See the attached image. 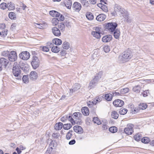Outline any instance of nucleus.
I'll use <instances>...</instances> for the list:
<instances>
[{
  "mask_svg": "<svg viewBox=\"0 0 154 154\" xmlns=\"http://www.w3.org/2000/svg\"><path fill=\"white\" fill-rule=\"evenodd\" d=\"M59 19L58 18H53L52 20V23L54 26L57 25L58 23Z\"/></svg>",
  "mask_w": 154,
  "mask_h": 154,
  "instance_id": "nucleus-36",
  "label": "nucleus"
},
{
  "mask_svg": "<svg viewBox=\"0 0 154 154\" xmlns=\"http://www.w3.org/2000/svg\"><path fill=\"white\" fill-rule=\"evenodd\" d=\"M67 120V117H66V115H65L61 118V120L62 122H64L66 120Z\"/></svg>",
  "mask_w": 154,
  "mask_h": 154,
  "instance_id": "nucleus-64",
  "label": "nucleus"
},
{
  "mask_svg": "<svg viewBox=\"0 0 154 154\" xmlns=\"http://www.w3.org/2000/svg\"><path fill=\"white\" fill-rule=\"evenodd\" d=\"M140 89L141 87L139 85L134 86L133 88V91L136 93H139L140 92Z\"/></svg>",
  "mask_w": 154,
  "mask_h": 154,
  "instance_id": "nucleus-26",
  "label": "nucleus"
},
{
  "mask_svg": "<svg viewBox=\"0 0 154 154\" xmlns=\"http://www.w3.org/2000/svg\"><path fill=\"white\" fill-rule=\"evenodd\" d=\"M120 32L119 30L116 29L114 31V36L116 39H118L120 35Z\"/></svg>",
  "mask_w": 154,
  "mask_h": 154,
  "instance_id": "nucleus-24",
  "label": "nucleus"
},
{
  "mask_svg": "<svg viewBox=\"0 0 154 154\" xmlns=\"http://www.w3.org/2000/svg\"><path fill=\"white\" fill-rule=\"evenodd\" d=\"M9 53V51H5L2 52V54L3 56L5 57L8 56V57Z\"/></svg>",
  "mask_w": 154,
  "mask_h": 154,
  "instance_id": "nucleus-54",
  "label": "nucleus"
},
{
  "mask_svg": "<svg viewBox=\"0 0 154 154\" xmlns=\"http://www.w3.org/2000/svg\"><path fill=\"white\" fill-rule=\"evenodd\" d=\"M96 103L95 100H93L92 101H89L87 103V104L89 107H91L93 105L96 104Z\"/></svg>",
  "mask_w": 154,
  "mask_h": 154,
  "instance_id": "nucleus-48",
  "label": "nucleus"
},
{
  "mask_svg": "<svg viewBox=\"0 0 154 154\" xmlns=\"http://www.w3.org/2000/svg\"><path fill=\"white\" fill-rule=\"evenodd\" d=\"M142 137L141 134L138 133L134 136V139L137 141H139L140 140Z\"/></svg>",
  "mask_w": 154,
  "mask_h": 154,
  "instance_id": "nucleus-30",
  "label": "nucleus"
},
{
  "mask_svg": "<svg viewBox=\"0 0 154 154\" xmlns=\"http://www.w3.org/2000/svg\"><path fill=\"white\" fill-rule=\"evenodd\" d=\"M129 91V88H125L121 90L120 93L122 94H124L128 93Z\"/></svg>",
  "mask_w": 154,
  "mask_h": 154,
  "instance_id": "nucleus-39",
  "label": "nucleus"
},
{
  "mask_svg": "<svg viewBox=\"0 0 154 154\" xmlns=\"http://www.w3.org/2000/svg\"><path fill=\"white\" fill-rule=\"evenodd\" d=\"M103 50L106 53L109 52L110 50L109 46L107 45H105L103 48Z\"/></svg>",
  "mask_w": 154,
  "mask_h": 154,
  "instance_id": "nucleus-50",
  "label": "nucleus"
},
{
  "mask_svg": "<svg viewBox=\"0 0 154 154\" xmlns=\"http://www.w3.org/2000/svg\"><path fill=\"white\" fill-rule=\"evenodd\" d=\"M73 89H70L69 90L70 91V93H72L73 92H75V91L79 89L81 87L80 85V84L77 83L75 84L73 86Z\"/></svg>",
  "mask_w": 154,
  "mask_h": 154,
  "instance_id": "nucleus-17",
  "label": "nucleus"
},
{
  "mask_svg": "<svg viewBox=\"0 0 154 154\" xmlns=\"http://www.w3.org/2000/svg\"><path fill=\"white\" fill-rule=\"evenodd\" d=\"M102 10L105 12H107L108 11V9L105 5H102V8H101Z\"/></svg>",
  "mask_w": 154,
  "mask_h": 154,
  "instance_id": "nucleus-57",
  "label": "nucleus"
},
{
  "mask_svg": "<svg viewBox=\"0 0 154 154\" xmlns=\"http://www.w3.org/2000/svg\"><path fill=\"white\" fill-rule=\"evenodd\" d=\"M60 51V48L57 46H54L52 47L51 51L55 53H57Z\"/></svg>",
  "mask_w": 154,
  "mask_h": 154,
  "instance_id": "nucleus-29",
  "label": "nucleus"
},
{
  "mask_svg": "<svg viewBox=\"0 0 154 154\" xmlns=\"http://www.w3.org/2000/svg\"><path fill=\"white\" fill-rule=\"evenodd\" d=\"M63 124L61 122H59L56 123L54 126V129L56 130H60L63 127Z\"/></svg>",
  "mask_w": 154,
  "mask_h": 154,
  "instance_id": "nucleus-23",
  "label": "nucleus"
},
{
  "mask_svg": "<svg viewBox=\"0 0 154 154\" xmlns=\"http://www.w3.org/2000/svg\"><path fill=\"white\" fill-rule=\"evenodd\" d=\"M53 43L56 45H60L62 43V41L60 39L56 38L53 39Z\"/></svg>",
  "mask_w": 154,
  "mask_h": 154,
  "instance_id": "nucleus-27",
  "label": "nucleus"
},
{
  "mask_svg": "<svg viewBox=\"0 0 154 154\" xmlns=\"http://www.w3.org/2000/svg\"><path fill=\"white\" fill-rule=\"evenodd\" d=\"M93 121L94 123H96L98 125H100L101 124V121L98 117H94Z\"/></svg>",
  "mask_w": 154,
  "mask_h": 154,
  "instance_id": "nucleus-37",
  "label": "nucleus"
},
{
  "mask_svg": "<svg viewBox=\"0 0 154 154\" xmlns=\"http://www.w3.org/2000/svg\"><path fill=\"white\" fill-rule=\"evenodd\" d=\"M102 127L104 129H106L108 128L107 125V122L106 120H103V121Z\"/></svg>",
  "mask_w": 154,
  "mask_h": 154,
  "instance_id": "nucleus-40",
  "label": "nucleus"
},
{
  "mask_svg": "<svg viewBox=\"0 0 154 154\" xmlns=\"http://www.w3.org/2000/svg\"><path fill=\"white\" fill-rule=\"evenodd\" d=\"M0 8L3 10L7 8V4L5 3H2L0 5Z\"/></svg>",
  "mask_w": 154,
  "mask_h": 154,
  "instance_id": "nucleus-46",
  "label": "nucleus"
},
{
  "mask_svg": "<svg viewBox=\"0 0 154 154\" xmlns=\"http://www.w3.org/2000/svg\"><path fill=\"white\" fill-rule=\"evenodd\" d=\"M23 81L25 83H27L29 82V76L27 75H24L22 78Z\"/></svg>",
  "mask_w": 154,
  "mask_h": 154,
  "instance_id": "nucleus-38",
  "label": "nucleus"
},
{
  "mask_svg": "<svg viewBox=\"0 0 154 154\" xmlns=\"http://www.w3.org/2000/svg\"><path fill=\"white\" fill-rule=\"evenodd\" d=\"M149 141V138L147 137H144L141 139L142 142L145 143H148Z\"/></svg>",
  "mask_w": 154,
  "mask_h": 154,
  "instance_id": "nucleus-52",
  "label": "nucleus"
},
{
  "mask_svg": "<svg viewBox=\"0 0 154 154\" xmlns=\"http://www.w3.org/2000/svg\"><path fill=\"white\" fill-rule=\"evenodd\" d=\"M58 28L60 29L62 31H63L65 30V26L64 24L62 23L59 24L58 26Z\"/></svg>",
  "mask_w": 154,
  "mask_h": 154,
  "instance_id": "nucleus-45",
  "label": "nucleus"
},
{
  "mask_svg": "<svg viewBox=\"0 0 154 154\" xmlns=\"http://www.w3.org/2000/svg\"><path fill=\"white\" fill-rule=\"evenodd\" d=\"M52 31L53 34L55 36H59L61 35L60 30L57 27H53L52 29Z\"/></svg>",
  "mask_w": 154,
  "mask_h": 154,
  "instance_id": "nucleus-11",
  "label": "nucleus"
},
{
  "mask_svg": "<svg viewBox=\"0 0 154 154\" xmlns=\"http://www.w3.org/2000/svg\"><path fill=\"white\" fill-rule=\"evenodd\" d=\"M53 145V142L52 141L50 144L48 148V149L45 152V154H53L52 152V149H53V146H54Z\"/></svg>",
  "mask_w": 154,
  "mask_h": 154,
  "instance_id": "nucleus-13",
  "label": "nucleus"
},
{
  "mask_svg": "<svg viewBox=\"0 0 154 154\" xmlns=\"http://www.w3.org/2000/svg\"><path fill=\"white\" fill-rule=\"evenodd\" d=\"M98 82L95 78H94L90 82L88 88L90 89L94 88Z\"/></svg>",
  "mask_w": 154,
  "mask_h": 154,
  "instance_id": "nucleus-16",
  "label": "nucleus"
},
{
  "mask_svg": "<svg viewBox=\"0 0 154 154\" xmlns=\"http://www.w3.org/2000/svg\"><path fill=\"white\" fill-rule=\"evenodd\" d=\"M60 136V134L57 133H54L52 134V136L54 138H58Z\"/></svg>",
  "mask_w": 154,
  "mask_h": 154,
  "instance_id": "nucleus-58",
  "label": "nucleus"
},
{
  "mask_svg": "<svg viewBox=\"0 0 154 154\" xmlns=\"http://www.w3.org/2000/svg\"><path fill=\"white\" fill-rule=\"evenodd\" d=\"M9 17L11 19H14L16 18V14L14 12H10L9 14Z\"/></svg>",
  "mask_w": 154,
  "mask_h": 154,
  "instance_id": "nucleus-49",
  "label": "nucleus"
},
{
  "mask_svg": "<svg viewBox=\"0 0 154 154\" xmlns=\"http://www.w3.org/2000/svg\"><path fill=\"white\" fill-rule=\"evenodd\" d=\"M117 26V24L116 22L109 23L106 24V28L109 32H113L116 29Z\"/></svg>",
  "mask_w": 154,
  "mask_h": 154,
  "instance_id": "nucleus-4",
  "label": "nucleus"
},
{
  "mask_svg": "<svg viewBox=\"0 0 154 154\" xmlns=\"http://www.w3.org/2000/svg\"><path fill=\"white\" fill-rule=\"evenodd\" d=\"M147 107V105L146 103H140L139 105V108L140 109H145Z\"/></svg>",
  "mask_w": 154,
  "mask_h": 154,
  "instance_id": "nucleus-35",
  "label": "nucleus"
},
{
  "mask_svg": "<svg viewBox=\"0 0 154 154\" xmlns=\"http://www.w3.org/2000/svg\"><path fill=\"white\" fill-rule=\"evenodd\" d=\"M73 129L75 132L79 134L82 133L83 130L82 127L79 126H75L73 127Z\"/></svg>",
  "mask_w": 154,
  "mask_h": 154,
  "instance_id": "nucleus-12",
  "label": "nucleus"
},
{
  "mask_svg": "<svg viewBox=\"0 0 154 154\" xmlns=\"http://www.w3.org/2000/svg\"><path fill=\"white\" fill-rule=\"evenodd\" d=\"M17 64V63H15L14 65V66L13 68V75L16 77V79L17 80L21 79L22 75L21 74V70Z\"/></svg>",
  "mask_w": 154,
  "mask_h": 154,
  "instance_id": "nucleus-3",
  "label": "nucleus"
},
{
  "mask_svg": "<svg viewBox=\"0 0 154 154\" xmlns=\"http://www.w3.org/2000/svg\"><path fill=\"white\" fill-rule=\"evenodd\" d=\"M30 57V53L27 51H23L21 52L19 55V57L21 59L25 60H28Z\"/></svg>",
  "mask_w": 154,
  "mask_h": 154,
  "instance_id": "nucleus-6",
  "label": "nucleus"
},
{
  "mask_svg": "<svg viewBox=\"0 0 154 154\" xmlns=\"http://www.w3.org/2000/svg\"><path fill=\"white\" fill-rule=\"evenodd\" d=\"M86 15L87 18L89 20H92L93 19V15L92 13H87Z\"/></svg>",
  "mask_w": 154,
  "mask_h": 154,
  "instance_id": "nucleus-33",
  "label": "nucleus"
},
{
  "mask_svg": "<svg viewBox=\"0 0 154 154\" xmlns=\"http://www.w3.org/2000/svg\"><path fill=\"white\" fill-rule=\"evenodd\" d=\"M31 63L33 69H35L39 66V62L38 58L36 56H33Z\"/></svg>",
  "mask_w": 154,
  "mask_h": 154,
  "instance_id": "nucleus-5",
  "label": "nucleus"
},
{
  "mask_svg": "<svg viewBox=\"0 0 154 154\" xmlns=\"http://www.w3.org/2000/svg\"><path fill=\"white\" fill-rule=\"evenodd\" d=\"M112 37L111 35H106L104 36L102 39L103 42L106 43L109 42L112 39Z\"/></svg>",
  "mask_w": 154,
  "mask_h": 154,
  "instance_id": "nucleus-15",
  "label": "nucleus"
},
{
  "mask_svg": "<svg viewBox=\"0 0 154 154\" xmlns=\"http://www.w3.org/2000/svg\"><path fill=\"white\" fill-rule=\"evenodd\" d=\"M113 104L116 107H121L124 104V102L120 99H117L115 100L113 102Z\"/></svg>",
  "mask_w": 154,
  "mask_h": 154,
  "instance_id": "nucleus-10",
  "label": "nucleus"
},
{
  "mask_svg": "<svg viewBox=\"0 0 154 154\" xmlns=\"http://www.w3.org/2000/svg\"><path fill=\"white\" fill-rule=\"evenodd\" d=\"M139 110L137 109H136V108H135L131 110V112L133 114L136 113L138 112Z\"/></svg>",
  "mask_w": 154,
  "mask_h": 154,
  "instance_id": "nucleus-61",
  "label": "nucleus"
},
{
  "mask_svg": "<svg viewBox=\"0 0 154 154\" xmlns=\"http://www.w3.org/2000/svg\"><path fill=\"white\" fill-rule=\"evenodd\" d=\"M73 10L76 12H79L81 9L82 6L81 4L77 2H75L73 5Z\"/></svg>",
  "mask_w": 154,
  "mask_h": 154,
  "instance_id": "nucleus-9",
  "label": "nucleus"
},
{
  "mask_svg": "<svg viewBox=\"0 0 154 154\" xmlns=\"http://www.w3.org/2000/svg\"><path fill=\"white\" fill-rule=\"evenodd\" d=\"M82 112L85 116L88 115L89 114L88 108L87 107H83L81 110Z\"/></svg>",
  "mask_w": 154,
  "mask_h": 154,
  "instance_id": "nucleus-19",
  "label": "nucleus"
},
{
  "mask_svg": "<svg viewBox=\"0 0 154 154\" xmlns=\"http://www.w3.org/2000/svg\"><path fill=\"white\" fill-rule=\"evenodd\" d=\"M91 34L94 37L97 39H99L100 37V33L92 32H91Z\"/></svg>",
  "mask_w": 154,
  "mask_h": 154,
  "instance_id": "nucleus-32",
  "label": "nucleus"
},
{
  "mask_svg": "<svg viewBox=\"0 0 154 154\" xmlns=\"http://www.w3.org/2000/svg\"><path fill=\"white\" fill-rule=\"evenodd\" d=\"M103 74V72L101 71L99 72L97 74H96V76L94 78L98 82H99L101 79Z\"/></svg>",
  "mask_w": 154,
  "mask_h": 154,
  "instance_id": "nucleus-28",
  "label": "nucleus"
},
{
  "mask_svg": "<svg viewBox=\"0 0 154 154\" xmlns=\"http://www.w3.org/2000/svg\"><path fill=\"white\" fill-rule=\"evenodd\" d=\"M64 3L68 9H70L72 5V2L71 0H65Z\"/></svg>",
  "mask_w": 154,
  "mask_h": 154,
  "instance_id": "nucleus-21",
  "label": "nucleus"
},
{
  "mask_svg": "<svg viewBox=\"0 0 154 154\" xmlns=\"http://www.w3.org/2000/svg\"><path fill=\"white\" fill-rule=\"evenodd\" d=\"M42 51H43L47 52L49 51V49L48 47L46 46H44L42 48Z\"/></svg>",
  "mask_w": 154,
  "mask_h": 154,
  "instance_id": "nucleus-60",
  "label": "nucleus"
},
{
  "mask_svg": "<svg viewBox=\"0 0 154 154\" xmlns=\"http://www.w3.org/2000/svg\"><path fill=\"white\" fill-rule=\"evenodd\" d=\"M16 53L14 51H11L8 56L9 60L11 62L15 61L17 58Z\"/></svg>",
  "mask_w": 154,
  "mask_h": 154,
  "instance_id": "nucleus-8",
  "label": "nucleus"
},
{
  "mask_svg": "<svg viewBox=\"0 0 154 154\" xmlns=\"http://www.w3.org/2000/svg\"><path fill=\"white\" fill-rule=\"evenodd\" d=\"M127 111V109L121 108L120 109L119 112L121 115H125Z\"/></svg>",
  "mask_w": 154,
  "mask_h": 154,
  "instance_id": "nucleus-43",
  "label": "nucleus"
},
{
  "mask_svg": "<svg viewBox=\"0 0 154 154\" xmlns=\"http://www.w3.org/2000/svg\"><path fill=\"white\" fill-rule=\"evenodd\" d=\"M132 55L129 52L125 51L119 57L118 60L121 63L126 62L131 58Z\"/></svg>",
  "mask_w": 154,
  "mask_h": 154,
  "instance_id": "nucleus-1",
  "label": "nucleus"
},
{
  "mask_svg": "<svg viewBox=\"0 0 154 154\" xmlns=\"http://www.w3.org/2000/svg\"><path fill=\"white\" fill-rule=\"evenodd\" d=\"M111 116L112 118L116 119L119 117V114L116 112L113 111L112 112Z\"/></svg>",
  "mask_w": 154,
  "mask_h": 154,
  "instance_id": "nucleus-34",
  "label": "nucleus"
},
{
  "mask_svg": "<svg viewBox=\"0 0 154 154\" xmlns=\"http://www.w3.org/2000/svg\"><path fill=\"white\" fill-rule=\"evenodd\" d=\"M72 131H69L66 134V139L67 140H69L72 136V134L71 133Z\"/></svg>",
  "mask_w": 154,
  "mask_h": 154,
  "instance_id": "nucleus-51",
  "label": "nucleus"
},
{
  "mask_svg": "<svg viewBox=\"0 0 154 154\" xmlns=\"http://www.w3.org/2000/svg\"><path fill=\"white\" fill-rule=\"evenodd\" d=\"M105 99L108 101L111 100L112 98V95L111 94L107 93L106 94L105 96Z\"/></svg>",
  "mask_w": 154,
  "mask_h": 154,
  "instance_id": "nucleus-25",
  "label": "nucleus"
},
{
  "mask_svg": "<svg viewBox=\"0 0 154 154\" xmlns=\"http://www.w3.org/2000/svg\"><path fill=\"white\" fill-rule=\"evenodd\" d=\"M82 116L81 113L80 112H77L74 113L73 115V117L74 118H76L77 117L79 118Z\"/></svg>",
  "mask_w": 154,
  "mask_h": 154,
  "instance_id": "nucleus-41",
  "label": "nucleus"
},
{
  "mask_svg": "<svg viewBox=\"0 0 154 154\" xmlns=\"http://www.w3.org/2000/svg\"><path fill=\"white\" fill-rule=\"evenodd\" d=\"M29 77L30 79L32 80H34L36 79L38 77L37 73L35 71H32L30 73Z\"/></svg>",
  "mask_w": 154,
  "mask_h": 154,
  "instance_id": "nucleus-18",
  "label": "nucleus"
},
{
  "mask_svg": "<svg viewBox=\"0 0 154 154\" xmlns=\"http://www.w3.org/2000/svg\"><path fill=\"white\" fill-rule=\"evenodd\" d=\"M133 125L132 124H129L127 127L124 129V131L126 134L131 135L133 132Z\"/></svg>",
  "mask_w": 154,
  "mask_h": 154,
  "instance_id": "nucleus-7",
  "label": "nucleus"
},
{
  "mask_svg": "<svg viewBox=\"0 0 154 154\" xmlns=\"http://www.w3.org/2000/svg\"><path fill=\"white\" fill-rule=\"evenodd\" d=\"M79 1L83 5L87 7L88 5V2L86 0H79Z\"/></svg>",
  "mask_w": 154,
  "mask_h": 154,
  "instance_id": "nucleus-47",
  "label": "nucleus"
},
{
  "mask_svg": "<svg viewBox=\"0 0 154 154\" xmlns=\"http://www.w3.org/2000/svg\"><path fill=\"white\" fill-rule=\"evenodd\" d=\"M9 62V60L4 58H1L0 59V64L1 66H3L6 67L8 65Z\"/></svg>",
  "mask_w": 154,
  "mask_h": 154,
  "instance_id": "nucleus-14",
  "label": "nucleus"
},
{
  "mask_svg": "<svg viewBox=\"0 0 154 154\" xmlns=\"http://www.w3.org/2000/svg\"><path fill=\"white\" fill-rule=\"evenodd\" d=\"M102 97H96V99H95L94 100H95V101L96 102V104L100 102L102 100Z\"/></svg>",
  "mask_w": 154,
  "mask_h": 154,
  "instance_id": "nucleus-55",
  "label": "nucleus"
},
{
  "mask_svg": "<svg viewBox=\"0 0 154 154\" xmlns=\"http://www.w3.org/2000/svg\"><path fill=\"white\" fill-rule=\"evenodd\" d=\"M35 26L36 27L39 29H42L43 27L42 24L35 23Z\"/></svg>",
  "mask_w": 154,
  "mask_h": 154,
  "instance_id": "nucleus-59",
  "label": "nucleus"
},
{
  "mask_svg": "<svg viewBox=\"0 0 154 154\" xmlns=\"http://www.w3.org/2000/svg\"><path fill=\"white\" fill-rule=\"evenodd\" d=\"M66 117H67V120L70 121L72 124L75 123V122L74 121V119H72L71 116L70 115H66Z\"/></svg>",
  "mask_w": 154,
  "mask_h": 154,
  "instance_id": "nucleus-53",
  "label": "nucleus"
},
{
  "mask_svg": "<svg viewBox=\"0 0 154 154\" xmlns=\"http://www.w3.org/2000/svg\"><path fill=\"white\" fill-rule=\"evenodd\" d=\"M8 30L7 29H5L3 30V31L1 32L2 35V36L3 35L4 36H5L7 35Z\"/></svg>",
  "mask_w": 154,
  "mask_h": 154,
  "instance_id": "nucleus-56",
  "label": "nucleus"
},
{
  "mask_svg": "<svg viewBox=\"0 0 154 154\" xmlns=\"http://www.w3.org/2000/svg\"><path fill=\"white\" fill-rule=\"evenodd\" d=\"M55 12H56V11H53V10L50 11L49 12V14L51 16L54 17V16L55 15Z\"/></svg>",
  "mask_w": 154,
  "mask_h": 154,
  "instance_id": "nucleus-62",
  "label": "nucleus"
},
{
  "mask_svg": "<svg viewBox=\"0 0 154 154\" xmlns=\"http://www.w3.org/2000/svg\"><path fill=\"white\" fill-rule=\"evenodd\" d=\"M109 131L112 133H114L117 132V128L115 126L111 127L109 128Z\"/></svg>",
  "mask_w": 154,
  "mask_h": 154,
  "instance_id": "nucleus-42",
  "label": "nucleus"
},
{
  "mask_svg": "<svg viewBox=\"0 0 154 154\" xmlns=\"http://www.w3.org/2000/svg\"><path fill=\"white\" fill-rule=\"evenodd\" d=\"M106 16L103 14H101L99 15L96 17V20L99 21H103L106 18Z\"/></svg>",
  "mask_w": 154,
  "mask_h": 154,
  "instance_id": "nucleus-20",
  "label": "nucleus"
},
{
  "mask_svg": "<svg viewBox=\"0 0 154 154\" xmlns=\"http://www.w3.org/2000/svg\"><path fill=\"white\" fill-rule=\"evenodd\" d=\"M62 47L63 49H68L70 48V44L68 42H64L63 43Z\"/></svg>",
  "mask_w": 154,
  "mask_h": 154,
  "instance_id": "nucleus-31",
  "label": "nucleus"
},
{
  "mask_svg": "<svg viewBox=\"0 0 154 154\" xmlns=\"http://www.w3.org/2000/svg\"><path fill=\"white\" fill-rule=\"evenodd\" d=\"M114 8V11L120 12L122 16L124 18H126L128 17V12L120 5L118 4H116Z\"/></svg>",
  "mask_w": 154,
  "mask_h": 154,
  "instance_id": "nucleus-2",
  "label": "nucleus"
},
{
  "mask_svg": "<svg viewBox=\"0 0 154 154\" xmlns=\"http://www.w3.org/2000/svg\"><path fill=\"white\" fill-rule=\"evenodd\" d=\"M7 8L9 10H12L14 9L15 5L11 2H8L7 4Z\"/></svg>",
  "mask_w": 154,
  "mask_h": 154,
  "instance_id": "nucleus-22",
  "label": "nucleus"
},
{
  "mask_svg": "<svg viewBox=\"0 0 154 154\" xmlns=\"http://www.w3.org/2000/svg\"><path fill=\"white\" fill-rule=\"evenodd\" d=\"M72 127V125L70 124H64L63 125V128L65 130H68Z\"/></svg>",
  "mask_w": 154,
  "mask_h": 154,
  "instance_id": "nucleus-44",
  "label": "nucleus"
},
{
  "mask_svg": "<svg viewBox=\"0 0 154 154\" xmlns=\"http://www.w3.org/2000/svg\"><path fill=\"white\" fill-rule=\"evenodd\" d=\"M66 54V51L62 50L60 52V54L62 56H64Z\"/></svg>",
  "mask_w": 154,
  "mask_h": 154,
  "instance_id": "nucleus-63",
  "label": "nucleus"
}]
</instances>
